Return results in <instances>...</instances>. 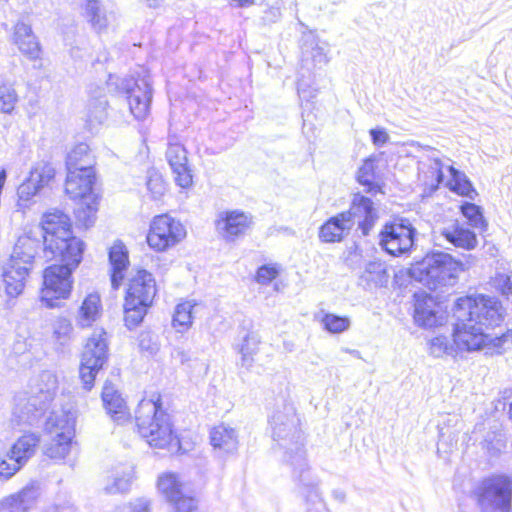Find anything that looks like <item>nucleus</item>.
Returning a JSON list of instances; mask_svg holds the SVG:
<instances>
[{
    "mask_svg": "<svg viewBox=\"0 0 512 512\" xmlns=\"http://www.w3.org/2000/svg\"><path fill=\"white\" fill-rule=\"evenodd\" d=\"M299 422L295 407L286 400L276 403L269 416L272 437L284 449L283 461L299 483L300 493L314 500L319 497L318 482L309 472Z\"/></svg>",
    "mask_w": 512,
    "mask_h": 512,
    "instance_id": "obj_1",
    "label": "nucleus"
},
{
    "mask_svg": "<svg viewBox=\"0 0 512 512\" xmlns=\"http://www.w3.org/2000/svg\"><path fill=\"white\" fill-rule=\"evenodd\" d=\"M135 423L140 436L155 449L178 447L179 440L170 416L162 408L160 395L142 399L135 410Z\"/></svg>",
    "mask_w": 512,
    "mask_h": 512,
    "instance_id": "obj_2",
    "label": "nucleus"
},
{
    "mask_svg": "<svg viewBox=\"0 0 512 512\" xmlns=\"http://www.w3.org/2000/svg\"><path fill=\"white\" fill-rule=\"evenodd\" d=\"M43 233L44 257L61 256L73 259V264L80 263L84 251L81 239L72 235L70 218L60 210L54 209L43 215L41 220Z\"/></svg>",
    "mask_w": 512,
    "mask_h": 512,
    "instance_id": "obj_3",
    "label": "nucleus"
},
{
    "mask_svg": "<svg viewBox=\"0 0 512 512\" xmlns=\"http://www.w3.org/2000/svg\"><path fill=\"white\" fill-rule=\"evenodd\" d=\"M464 264L450 254L436 252L426 255L412 269L413 277L431 290L453 286L458 275L464 270Z\"/></svg>",
    "mask_w": 512,
    "mask_h": 512,
    "instance_id": "obj_4",
    "label": "nucleus"
},
{
    "mask_svg": "<svg viewBox=\"0 0 512 512\" xmlns=\"http://www.w3.org/2000/svg\"><path fill=\"white\" fill-rule=\"evenodd\" d=\"M454 317L471 320L488 331L497 327L504 319V309L496 297L477 295L460 297L454 305Z\"/></svg>",
    "mask_w": 512,
    "mask_h": 512,
    "instance_id": "obj_5",
    "label": "nucleus"
},
{
    "mask_svg": "<svg viewBox=\"0 0 512 512\" xmlns=\"http://www.w3.org/2000/svg\"><path fill=\"white\" fill-rule=\"evenodd\" d=\"M34 258V251L29 241L25 240L19 241L10 257L3 262L1 277L7 297L15 299L23 293Z\"/></svg>",
    "mask_w": 512,
    "mask_h": 512,
    "instance_id": "obj_6",
    "label": "nucleus"
},
{
    "mask_svg": "<svg viewBox=\"0 0 512 512\" xmlns=\"http://www.w3.org/2000/svg\"><path fill=\"white\" fill-rule=\"evenodd\" d=\"M49 261L61 262L47 267L43 274V287L41 289V303L49 309L59 307L61 299H67L72 290V271L80 263L73 264V259H64L61 256L46 258Z\"/></svg>",
    "mask_w": 512,
    "mask_h": 512,
    "instance_id": "obj_7",
    "label": "nucleus"
},
{
    "mask_svg": "<svg viewBox=\"0 0 512 512\" xmlns=\"http://www.w3.org/2000/svg\"><path fill=\"white\" fill-rule=\"evenodd\" d=\"M40 380L45 383V388L38 387L31 395L20 393L14 398V415L20 421L32 423L54 398L57 389L56 377L50 372H43Z\"/></svg>",
    "mask_w": 512,
    "mask_h": 512,
    "instance_id": "obj_8",
    "label": "nucleus"
},
{
    "mask_svg": "<svg viewBox=\"0 0 512 512\" xmlns=\"http://www.w3.org/2000/svg\"><path fill=\"white\" fill-rule=\"evenodd\" d=\"M482 512H509L512 503V477L495 475L483 480L477 491Z\"/></svg>",
    "mask_w": 512,
    "mask_h": 512,
    "instance_id": "obj_9",
    "label": "nucleus"
},
{
    "mask_svg": "<svg viewBox=\"0 0 512 512\" xmlns=\"http://www.w3.org/2000/svg\"><path fill=\"white\" fill-rule=\"evenodd\" d=\"M454 344L459 351H476L484 347L499 350L508 341L509 335L491 336L483 326H478L471 320L456 319L454 328Z\"/></svg>",
    "mask_w": 512,
    "mask_h": 512,
    "instance_id": "obj_10",
    "label": "nucleus"
},
{
    "mask_svg": "<svg viewBox=\"0 0 512 512\" xmlns=\"http://www.w3.org/2000/svg\"><path fill=\"white\" fill-rule=\"evenodd\" d=\"M108 359V345L106 333L103 330L95 331L84 347L81 365L80 378L86 390H91L95 377Z\"/></svg>",
    "mask_w": 512,
    "mask_h": 512,
    "instance_id": "obj_11",
    "label": "nucleus"
},
{
    "mask_svg": "<svg viewBox=\"0 0 512 512\" xmlns=\"http://www.w3.org/2000/svg\"><path fill=\"white\" fill-rule=\"evenodd\" d=\"M416 230L407 219H396L385 223L379 234V245L392 256L410 251L414 244Z\"/></svg>",
    "mask_w": 512,
    "mask_h": 512,
    "instance_id": "obj_12",
    "label": "nucleus"
},
{
    "mask_svg": "<svg viewBox=\"0 0 512 512\" xmlns=\"http://www.w3.org/2000/svg\"><path fill=\"white\" fill-rule=\"evenodd\" d=\"M186 237L184 225L170 217L162 214L154 217L147 235L148 245L155 251H165L177 245Z\"/></svg>",
    "mask_w": 512,
    "mask_h": 512,
    "instance_id": "obj_13",
    "label": "nucleus"
},
{
    "mask_svg": "<svg viewBox=\"0 0 512 512\" xmlns=\"http://www.w3.org/2000/svg\"><path fill=\"white\" fill-rule=\"evenodd\" d=\"M122 90L127 95L131 114L137 120H143L149 113L152 100V89L148 77L126 79L122 81Z\"/></svg>",
    "mask_w": 512,
    "mask_h": 512,
    "instance_id": "obj_14",
    "label": "nucleus"
},
{
    "mask_svg": "<svg viewBox=\"0 0 512 512\" xmlns=\"http://www.w3.org/2000/svg\"><path fill=\"white\" fill-rule=\"evenodd\" d=\"M444 169H446L449 174L446 185L450 188V190L456 192L459 195L473 199L474 195H476V191L467 176L463 172L458 171L452 165L440 160L439 158L431 159L429 165V172L431 173L432 177H435V187L443 182L445 177Z\"/></svg>",
    "mask_w": 512,
    "mask_h": 512,
    "instance_id": "obj_15",
    "label": "nucleus"
},
{
    "mask_svg": "<svg viewBox=\"0 0 512 512\" xmlns=\"http://www.w3.org/2000/svg\"><path fill=\"white\" fill-rule=\"evenodd\" d=\"M343 214L352 227L355 224L358 225L364 236L370 233L378 219V211L373 201L361 194L354 195L349 210L344 211Z\"/></svg>",
    "mask_w": 512,
    "mask_h": 512,
    "instance_id": "obj_16",
    "label": "nucleus"
},
{
    "mask_svg": "<svg viewBox=\"0 0 512 512\" xmlns=\"http://www.w3.org/2000/svg\"><path fill=\"white\" fill-rule=\"evenodd\" d=\"M54 169L47 163H37L30 171L29 177L17 190L20 209L28 207L27 202L54 177Z\"/></svg>",
    "mask_w": 512,
    "mask_h": 512,
    "instance_id": "obj_17",
    "label": "nucleus"
},
{
    "mask_svg": "<svg viewBox=\"0 0 512 512\" xmlns=\"http://www.w3.org/2000/svg\"><path fill=\"white\" fill-rule=\"evenodd\" d=\"M95 182L94 170H67V178L65 183L66 194L72 200H89L97 199V195L93 191Z\"/></svg>",
    "mask_w": 512,
    "mask_h": 512,
    "instance_id": "obj_18",
    "label": "nucleus"
},
{
    "mask_svg": "<svg viewBox=\"0 0 512 512\" xmlns=\"http://www.w3.org/2000/svg\"><path fill=\"white\" fill-rule=\"evenodd\" d=\"M251 217L244 212L234 210L222 212L216 221L219 235L226 241H234L250 228Z\"/></svg>",
    "mask_w": 512,
    "mask_h": 512,
    "instance_id": "obj_19",
    "label": "nucleus"
},
{
    "mask_svg": "<svg viewBox=\"0 0 512 512\" xmlns=\"http://www.w3.org/2000/svg\"><path fill=\"white\" fill-rule=\"evenodd\" d=\"M166 158L174 174L176 184L183 189L191 187L193 175L188 166L187 151L184 146L179 143H169Z\"/></svg>",
    "mask_w": 512,
    "mask_h": 512,
    "instance_id": "obj_20",
    "label": "nucleus"
},
{
    "mask_svg": "<svg viewBox=\"0 0 512 512\" xmlns=\"http://www.w3.org/2000/svg\"><path fill=\"white\" fill-rule=\"evenodd\" d=\"M445 316L433 297L424 292L415 294L414 320L422 327L441 325Z\"/></svg>",
    "mask_w": 512,
    "mask_h": 512,
    "instance_id": "obj_21",
    "label": "nucleus"
},
{
    "mask_svg": "<svg viewBox=\"0 0 512 512\" xmlns=\"http://www.w3.org/2000/svg\"><path fill=\"white\" fill-rule=\"evenodd\" d=\"M156 295V283L152 274L146 270H138L128 284L126 299H133L137 305H151Z\"/></svg>",
    "mask_w": 512,
    "mask_h": 512,
    "instance_id": "obj_22",
    "label": "nucleus"
},
{
    "mask_svg": "<svg viewBox=\"0 0 512 512\" xmlns=\"http://www.w3.org/2000/svg\"><path fill=\"white\" fill-rule=\"evenodd\" d=\"M439 233L453 246L465 250H473L478 244L476 234L458 220L451 221L440 228Z\"/></svg>",
    "mask_w": 512,
    "mask_h": 512,
    "instance_id": "obj_23",
    "label": "nucleus"
},
{
    "mask_svg": "<svg viewBox=\"0 0 512 512\" xmlns=\"http://www.w3.org/2000/svg\"><path fill=\"white\" fill-rule=\"evenodd\" d=\"M45 432L47 435H54L63 439H73L75 434L74 413L64 409L52 411L46 420Z\"/></svg>",
    "mask_w": 512,
    "mask_h": 512,
    "instance_id": "obj_24",
    "label": "nucleus"
},
{
    "mask_svg": "<svg viewBox=\"0 0 512 512\" xmlns=\"http://www.w3.org/2000/svg\"><path fill=\"white\" fill-rule=\"evenodd\" d=\"M102 400L107 413L115 422L123 424L129 419L126 403L112 384L106 383L104 385Z\"/></svg>",
    "mask_w": 512,
    "mask_h": 512,
    "instance_id": "obj_25",
    "label": "nucleus"
},
{
    "mask_svg": "<svg viewBox=\"0 0 512 512\" xmlns=\"http://www.w3.org/2000/svg\"><path fill=\"white\" fill-rule=\"evenodd\" d=\"M352 229L343 212L328 219L319 230V239L324 243L341 242Z\"/></svg>",
    "mask_w": 512,
    "mask_h": 512,
    "instance_id": "obj_26",
    "label": "nucleus"
},
{
    "mask_svg": "<svg viewBox=\"0 0 512 512\" xmlns=\"http://www.w3.org/2000/svg\"><path fill=\"white\" fill-rule=\"evenodd\" d=\"M109 261L111 264V285L114 289H118L124 279L129 260L128 251L125 245L116 241L109 250Z\"/></svg>",
    "mask_w": 512,
    "mask_h": 512,
    "instance_id": "obj_27",
    "label": "nucleus"
},
{
    "mask_svg": "<svg viewBox=\"0 0 512 512\" xmlns=\"http://www.w3.org/2000/svg\"><path fill=\"white\" fill-rule=\"evenodd\" d=\"M389 277L386 263L381 260H373L365 264L359 276V283L367 289L384 287L387 285Z\"/></svg>",
    "mask_w": 512,
    "mask_h": 512,
    "instance_id": "obj_28",
    "label": "nucleus"
},
{
    "mask_svg": "<svg viewBox=\"0 0 512 512\" xmlns=\"http://www.w3.org/2000/svg\"><path fill=\"white\" fill-rule=\"evenodd\" d=\"M14 41L19 50L30 59L39 58L40 45L29 25L22 21L17 22L14 28Z\"/></svg>",
    "mask_w": 512,
    "mask_h": 512,
    "instance_id": "obj_29",
    "label": "nucleus"
},
{
    "mask_svg": "<svg viewBox=\"0 0 512 512\" xmlns=\"http://www.w3.org/2000/svg\"><path fill=\"white\" fill-rule=\"evenodd\" d=\"M102 302L97 292L88 294L78 310L77 325L86 328L92 326L102 315Z\"/></svg>",
    "mask_w": 512,
    "mask_h": 512,
    "instance_id": "obj_30",
    "label": "nucleus"
},
{
    "mask_svg": "<svg viewBox=\"0 0 512 512\" xmlns=\"http://www.w3.org/2000/svg\"><path fill=\"white\" fill-rule=\"evenodd\" d=\"M134 477L133 467L131 465H124L117 467L111 472L104 484V491L107 494H118L127 492L131 486Z\"/></svg>",
    "mask_w": 512,
    "mask_h": 512,
    "instance_id": "obj_31",
    "label": "nucleus"
},
{
    "mask_svg": "<svg viewBox=\"0 0 512 512\" xmlns=\"http://www.w3.org/2000/svg\"><path fill=\"white\" fill-rule=\"evenodd\" d=\"M157 489L167 501L173 503L183 495L184 482L181 476L175 472H163L158 476Z\"/></svg>",
    "mask_w": 512,
    "mask_h": 512,
    "instance_id": "obj_32",
    "label": "nucleus"
},
{
    "mask_svg": "<svg viewBox=\"0 0 512 512\" xmlns=\"http://www.w3.org/2000/svg\"><path fill=\"white\" fill-rule=\"evenodd\" d=\"M210 441L215 449L230 453L237 449L238 435L234 428L221 424L212 429Z\"/></svg>",
    "mask_w": 512,
    "mask_h": 512,
    "instance_id": "obj_33",
    "label": "nucleus"
},
{
    "mask_svg": "<svg viewBox=\"0 0 512 512\" xmlns=\"http://www.w3.org/2000/svg\"><path fill=\"white\" fill-rule=\"evenodd\" d=\"M39 495L38 487L31 484L4 500L14 512H28L35 505Z\"/></svg>",
    "mask_w": 512,
    "mask_h": 512,
    "instance_id": "obj_34",
    "label": "nucleus"
},
{
    "mask_svg": "<svg viewBox=\"0 0 512 512\" xmlns=\"http://www.w3.org/2000/svg\"><path fill=\"white\" fill-rule=\"evenodd\" d=\"M93 156L90 153L89 146L85 143L77 144L67 155V170H93Z\"/></svg>",
    "mask_w": 512,
    "mask_h": 512,
    "instance_id": "obj_35",
    "label": "nucleus"
},
{
    "mask_svg": "<svg viewBox=\"0 0 512 512\" xmlns=\"http://www.w3.org/2000/svg\"><path fill=\"white\" fill-rule=\"evenodd\" d=\"M39 442L36 434H25L13 444L9 453L24 465L34 455Z\"/></svg>",
    "mask_w": 512,
    "mask_h": 512,
    "instance_id": "obj_36",
    "label": "nucleus"
},
{
    "mask_svg": "<svg viewBox=\"0 0 512 512\" xmlns=\"http://www.w3.org/2000/svg\"><path fill=\"white\" fill-rule=\"evenodd\" d=\"M18 102L19 95L15 89V82L8 78H0V112L11 114Z\"/></svg>",
    "mask_w": 512,
    "mask_h": 512,
    "instance_id": "obj_37",
    "label": "nucleus"
},
{
    "mask_svg": "<svg viewBox=\"0 0 512 512\" xmlns=\"http://www.w3.org/2000/svg\"><path fill=\"white\" fill-rule=\"evenodd\" d=\"M193 308L194 304L191 301L181 302L175 307L172 326L177 332L183 333L192 326Z\"/></svg>",
    "mask_w": 512,
    "mask_h": 512,
    "instance_id": "obj_38",
    "label": "nucleus"
},
{
    "mask_svg": "<svg viewBox=\"0 0 512 512\" xmlns=\"http://www.w3.org/2000/svg\"><path fill=\"white\" fill-rule=\"evenodd\" d=\"M85 15L96 31L100 32L108 26V18L98 0L86 2Z\"/></svg>",
    "mask_w": 512,
    "mask_h": 512,
    "instance_id": "obj_39",
    "label": "nucleus"
},
{
    "mask_svg": "<svg viewBox=\"0 0 512 512\" xmlns=\"http://www.w3.org/2000/svg\"><path fill=\"white\" fill-rule=\"evenodd\" d=\"M149 306L150 305H148V304H141V303L139 305H137L135 300H133V299L129 300V299L125 298L124 320H125L126 326L129 329H133L136 326H138L142 322V320L147 312V308Z\"/></svg>",
    "mask_w": 512,
    "mask_h": 512,
    "instance_id": "obj_40",
    "label": "nucleus"
},
{
    "mask_svg": "<svg viewBox=\"0 0 512 512\" xmlns=\"http://www.w3.org/2000/svg\"><path fill=\"white\" fill-rule=\"evenodd\" d=\"M107 100L100 90L95 99L90 100L88 104V122L91 125L101 124L107 119Z\"/></svg>",
    "mask_w": 512,
    "mask_h": 512,
    "instance_id": "obj_41",
    "label": "nucleus"
},
{
    "mask_svg": "<svg viewBox=\"0 0 512 512\" xmlns=\"http://www.w3.org/2000/svg\"><path fill=\"white\" fill-rule=\"evenodd\" d=\"M458 348L454 344V340L450 341L447 336H437L429 342V353L435 358H441L444 356H456Z\"/></svg>",
    "mask_w": 512,
    "mask_h": 512,
    "instance_id": "obj_42",
    "label": "nucleus"
},
{
    "mask_svg": "<svg viewBox=\"0 0 512 512\" xmlns=\"http://www.w3.org/2000/svg\"><path fill=\"white\" fill-rule=\"evenodd\" d=\"M49 440L44 446V453L53 459H63L70 451L72 439H63L48 435Z\"/></svg>",
    "mask_w": 512,
    "mask_h": 512,
    "instance_id": "obj_43",
    "label": "nucleus"
},
{
    "mask_svg": "<svg viewBox=\"0 0 512 512\" xmlns=\"http://www.w3.org/2000/svg\"><path fill=\"white\" fill-rule=\"evenodd\" d=\"M320 322L324 329L332 334L343 333L347 331L351 325L349 317L338 316L333 313H323Z\"/></svg>",
    "mask_w": 512,
    "mask_h": 512,
    "instance_id": "obj_44",
    "label": "nucleus"
},
{
    "mask_svg": "<svg viewBox=\"0 0 512 512\" xmlns=\"http://www.w3.org/2000/svg\"><path fill=\"white\" fill-rule=\"evenodd\" d=\"M97 210V199L80 201L78 208L75 210L76 219L87 228L94 223Z\"/></svg>",
    "mask_w": 512,
    "mask_h": 512,
    "instance_id": "obj_45",
    "label": "nucleus"
},
{
    "mask_svg": "<svg viewBox=\"0 0 512 512\" xmlns=\"http://www.w3.org/2000/svg\"><path fill=\"white\" fill-rule=\"evenodd\" d=\"M73 326L65 317L57 318L53 323V339L60 346H65L72 338Z\"/></svg>",
    "mask_w": 512,
    "mask_h": 512,
    "instance_id": "obj_46",
    "label": "nucleus"
},
{
    "mask_svg": "<svg viewBox=\"0 0 512 512\" xmlns=\"http://www.w3.org/2000/svg\"><path fill=\"white\" fill-rule=\"evenodd\" d=\"M460 209L463 216L468 220L470 226L481 230L486 228L487 223L479 206L465 202L461 205Z\"/></svg>",
    "mask_w": 512,
    "mask_h": 512,
    "instance_id": "obj_47",
    "label": "nucleus"
},
{
    "mask_svg": "<svg viewBox=\"0 0 512 512\" xmlns=\"http://www.w3.org/2000/svg\"><path fill=\"white\" fill-rule=\"evenodd\" d=\"M260 340L255 334H247L240 347L242 365L249 367L252 364L253 356L258 352Z\"/></svg>",
    "mask_w": 512,
    "mask_h": 512,
    "instance_id": "obj_48",
    "label": "nucleus"
},
{
    "mask_svg": "<svg viewBox=\"0 0 512 512\" xmlns=\"http://www.w3.org/2000/svg\"><path fill=\"white\" fill-rule=\"evenodd\" d=\"M359 183L368 186V192H377L379 187L373 183L374 179V162L370 159L366 160L358 171Z\"/></svg>",
    "mask_w": 512,
    "mask_h": 512,
    "instance_id": "obj_49",
    "label": "nucleus"
},
{
    "mask_svg": "<svg viewBox=\"0 0 512 512\" xmlns=\"http://www.w3.org/2000/svg\"><path fill=\"white\" fill-rule=\"evenodd\" d=\"M23 465L8 452L7 458L0 461V479L11 478Z\"/></svg>",
    "mask_w": 512,
    "mask_h": 512,
    "instance_id": "obj_50",
    "label": "nucleus"
},
{
    "mask_svg": "<svg viewBox=\"0 0 512 512\" xmlns=\"http://www.w3.org/2000/svg\"><path fill=\"white\" fill-rule=\"evenodd\" d=\"M150 500L138 498L115 509L114 512H150Z\"/></svg>",
    "mask_w": 512,
    "mask_h": 512,
    "instance_id": "obj_51",
    "label": "nucleus"
},
{
    "mask_svg": "<svg viewBox=\"0 0 512 512\" xmlns=\"http://www.w3.org/2000/svg\"><path fill=\"white\" fill-rule=\"evenodd\" d=\"M147 188L151 193L152 198L157 200L164 195L166 191V184L160 175L153 174L147 181Z\"/></svg>",
    "mask_w": 512,
    "mask_h": 512,
    "instance_id": "obj_52",
    "label": "nucleus"
},
{
    "mask_svg": "<svg viewBox=\"0 0 512 512\" xmlns=\"http://www.w3.org/2000/svg\"><path fill=\"white\" fill-rule=\"evenodd\" d=\"M278 276V270L273 266H261L256 274L258 283L266 285Z\"/></svg>",
    "mask_w": 512,
    "mask_h": 512,
    "instance_id": "obj_53",
    "label": "nucleus"
},
{
    "mask_svg": "<svg viewBox=\"0 0 512 512\" xmlns=\"http://www.w3.org/2000/svg\"><path fill=\"white\" fill-rule=\"evenodd\" d=\"M173 504L178 512H197V501L193 497L183 494Z\"/></svg>",
    "mask_w": 512,
    "mask_h": 512,
    "instance_id": "obj_54",
    "label": "nucleus"
},
{
    "mask_svg": "<svg viewBox=\"0 0 512 512\" xmlns=\"http://www.w3.org/2000/svg\"><path fill=\"white\" fill-rule=\"evenodd\" d=\"M369 134L372 139V143L376 147L384 146L390 139L389 134L384 128H374L369 131Z\"/></svg>",
    "mask_w": 512,
    "mask_h": 512,
    "instance_id": "obj_55",
    "label": "nucleus"
},
{
    "mask_svg": "<svg viewBox=\"0 0 512 512\" xmlns=\"http://www.w3.org/2000/svg\"><path fill=\"white\" fill-rule=\"evenodd\" d=\"M327 53L328 49L326 46L316 45L312 50L313 61L320 66L326 65L329 62Z\"/></svg>",
    "mask_w": 512,
    "mask_h": 512,
    "instance_id": "obj_56",
    "label": "nucleus"
},
{
    "mask_svg": "<svg viewBox=\"0 0 512 512\" xmlns=\"http://www.w3.org/2000/svg\"><path fill=\"white\" fill-rule=\"evenodd\" d=\"M139 346L142 350L153 353L157 350L156 343L152 340L150 333H141L139 337Z\"/></svg>",
    "mask_w": 512,
    "mask_h": 512,
    "instance_id": "obj_57",
    "label": "nucleus"
},
{
    "mask_svg": "<svg viewBox=\"0 0 512 512\" xmlns=\"http://www.w3.org/2000/svg\"><path fill=\"white\" fill-rule=\"evenodd\" d=\"M44 512H76V509L69 501H63L49 506Z\"/></svg>",
    "mask_w": 512,
    "mask_h": 512,
    "instance_id": "obj_58",
    "label": "nucleus"
},
{
    "mask_svg": "<svg viewBox=\"0 0 512 512\" xmlns=\"http://www.w3.org/2000/svg\"><path fill=\"white\" fill-rule=\"evenodd\" d=\"M280 15L281 13L278 8L271 7L265 11L263 19L267 22H275L280 18Z\"/></svg>",
    "mask_w": 512,
    "mask_h": 512,
    "instance_id": "obj_59",
    "label": "nucleus"
},
{
    "mask_svg": "<svg viewBox=\"0 0 512 512\" xmlns=\"http://www.w3.org/2000/svg\"><path fill=\"white\" fill-rule=\"evenodd\" d=\"M502 292L504 294H510L512 293V283H510V280L509 278H505V285L504 287L502 288Z\"/></svg>",
    "mask_w": 512,
    "mask_h": 512,
    "instance_id": "obj_60",
    "label": "nucleus"
},
{
    "mask_svg": "<svg viewBox=\"0 0 512 512\" xmlns=\"http://www.w3.org/2000/svg\"><path fill=\"white\" fill-rule=\"evenodd\" d=\"M0 512H14L7 502L3 499L0 501Z\"/></svg>",
    "mask_w": 512,
    "mask_h": 512,
    "instance_id": "obj_61",
    "label": "nucleus"
},
{
    "mask_svg": "<svg viewBox=\"0 0 512 512\" xmlns=\"http://www.w3.org/2000/svg\"><path fill=\"white\" fill-rule=\"evenodd\" d=\"M239 7L249 6L254 3V0H233Z\"/></svg>",
    "mask_w": 512,
    "mask_h": 512,
    "instance_id": "obj_62",
    "label": "nucleus"
},
{
    "mask_svg": "<svg viewBox=\"0 0 512 512\" xmlns=\"http://www.w3.org/2000/svg\"><path fill=\"white\" fill-rule=\"evenodd\" d=\"M181 356H182V357H181V361L183 362V361L185 360V354L182 352V353H181Z\"/></svg>",
    "mask_w": 512,
    "mask_h": 512,
    "instance_id": "obj_63",
    "label": "nucleus"
},
{
    "mask_svg": "<svg viewBox=\"0 0 512 512\" xmlns=\"http://www.w3.org/2000/svg\"><path fill=\"white\" fill-rule=\"evenodd\" d=\"M509 413H510V417L512 419V404L510 405Z\"/></svg>",
    "mask_w": 512,
    "mask_h": 512,
    "instance_id": "obj_64",
    "label": "nucleus"
}]
</instances>
